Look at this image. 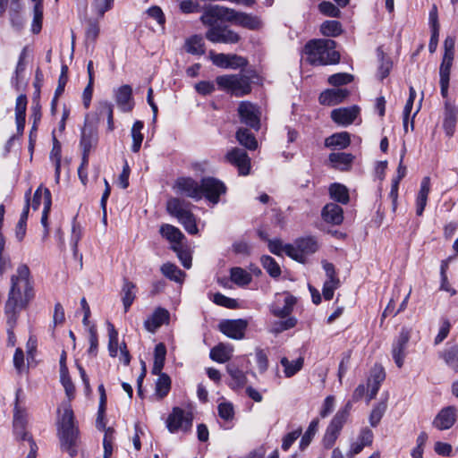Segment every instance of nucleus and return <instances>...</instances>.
I'll list each match as a JSON object with an SVG mask.
<instances>
[{"label":"nucleus","mask_w":458,"mask_h":458,"mask_svg":"<svg viewBox=\"0 0 458 458\" xmlns=\"http://www.w3.org/2000/svg\"><path fill=\"white\" fill-rule=\"evenodd\" d=\"M206 38L212 43L236 44L241 40V36L226 25H216L209 28Z\"/></svg>","instance_id":"nucleus-10"},{"label":"nucleus","mask_w":458,"mask_h":458,"mask_svg":"<svg viewBox=\"0 0 458 458\" xmlns=\"http://www.w3.org/2000/svg\"><path fill=\"white\" fill-rule=\"evenodd\" d=\"M280 362L284 369V372L285 377H292L302 369L304 360L303 358L300 357L291 362L286 357H283Z\"/></svg>","instance_id":"nucleus-44"},{"label":"nucleus","mask_w":458,"mask_h":458,"mask_svg":"<svg viewBox=\"0 0 458 458\" xmlns=\"http://www.w3.org/2000/svg\"><path fill=\"white\" fill-rule=\"evenodd\" d=\"M458 110L454 106L445 102V118L443 128L448 137H452L455 131Z\"/></svg>","instance_id":"nucleus-28"},{"label":"nucleus","mask_w":458,"mask_h":458,"mask_svg":"<svg viewBox=\"0 0 458 458\" xmlns=\"http://www.w3.org/2000/svg\"><path fill=\"white\" fill-rule=\"evenodd\" d=\"M231 23L250 30H259L262 22L258 16L233 9Z\"/></svg>","instance_id":"nucleus-18"},{"label":"nucleus","mask_w":458,"mask_h":458,"mask_svg":"<svg viewBox=\"0 0 458 458\" xmlns=\"http://www.w3.org/2000/svg\"><path fill=\"white\" fill-rule=\"evenodd\" d=\"M86 116L84 126L81 131L80 147L82 153V165H89V157L92 148H96L98 143V128L92 123L88 121Z\"/></svg>","instance_id":"nucleus-5"},{"label":"nucleus","mask_w":458,"mask_h":458,"mask_svg":"<svg viewBox=\"0 0 458 458\" xmlns=\"http://www.w3.org/2000/svg\"><path fill=\"white\" fill-rule=\"evenodd\" d=\"M247 327L248 321L243 318L225 319L218 325L221 333L234 340H240L244 337Z\"/></svg>","instance_id":"nucleus-16"},{"label":"nucleus","mask_w":458,"mask_h":458,"mask_svg":"<svg viewBox=\"0 0 458 458\" xmlns=\"http://www.w3.org/2000/svg\"><path fill=\"white\" fill-rule=\"evenodd\" d=\"M320 32L326 37H337L343 32L342 24L335 20L326 21L320 26Z\"/></svg>","instance_id":"nucleus-48"},{"label":"nucleus","mask_w":458,"mask_h":458,"mask_svg":"<svg viewBox=\"0 0 458 458\" xmlns=\"http://www.w3.org/2000/svg\"><path fill=\"white\" fill-rule=\"evenodd\" d=\"M218 416L225 421L233 420L234 418L233 405L230 402H223L217 406Z\"/></svg>","instance_id":"nucleus-64"},{"label":"nucleus","mask_w":458,"mask_h":458,"mask_svg":"<svg viewBox=\"0 0 458 458\" xmlns=\"http://www.w3.org/2000/svg\"><path fill=\"white\" fill-rule=\"evenodd\" d=\"M170 320L169 311L162 307L157 308L153 314L144 321V327L148 332H155L162 325Z\"/></svg>","instance_id":"nucleus-24"},{"label":"nucleus","mask_w":458,"mask_h":458,"mask_svg":"<svg viewBox=\"0 0 458 458\" xmlns=\"http://www.w3.org/2000/svg\"><path fill=\"white\" fill-rule=\"evenodd\" d=\"M107 329H108V352L111 357H115L118 352V332L115 329L114 326L107 321Z\"/></svg>","instance_id":"nucleus-56"},{"label":"nucleus","mask_w":458,"mask_h":458,"mask_svg":"<svg viewBox=\"0 0 458 458\" xmlns=\"http://www.w3.org/2000/svg\"><path fill=\"white\" fill-rule=\"evenodd\" d=\"M209 357L214 361L225 363L231 359V353L224 344L220 343L210 350Z\"/></svg>","instance_id":"nucleus-50"},{"label":"nucleus","mask_w":458,"mask_h":458,"mask_svg":"<svg viewBox=\"0 0 458 458\" xmlns=\"http://www.w3.org/2000/svg\"><path fill=\"white\" fill-rule=\"evenodd\" d=\"M30 193V190L26 193V197ZM30 211V199L27 198L26 199V205L21 214L20 219L16 225V238L19 242H21L24 239V236L26 234V225H27V220Z\"/></svg>","instance_id":"nucleus-41"},{"label":"nucleus","mask_w":458,"mask_h":458,"mask_svg":"<svg viewBox=\"0 0 458 458\" xmlns=\"http://www.w3.org/2000/svg\"><path fill=\"white\" fill-rule=\"evenodd\" d=\"M354 76L347 72H337L328 77V84L334 87H340L350 84L353 81Z\"/></svg>","instance_id":"nucleus-57"},{"label":"nucleus","mask_w":458,"mask_h":458,"mask_svg":"<svg viewBox=\"0 0 458 458\" xmlns=\"http://www.w3.org/2000/svg\"><path fill=\"white\" fill-rule=\"evenodd\" d=\"M144 127V123L142 121L137 120L134 122L131 127V138H132V145L131 151L133 153H138L140 149L144 136L141 133V130Z\"/></svg>","instance_id":"nucleus-43"},{"label":"nucleus","mask_w":458,"mask_h":458,"mask_svg":"<svg viewBox=\"0 0 458 458\" xmlns=\"http://www.w3.org/2000/svg\"><path fill=\"white\" fill-rule=\"evenodd\" d=\"M166 346L164 343H159L154 349V362L151 373L157 375L162 372L165 362Z\"/></svg>","instance_id":"nucleus-36"},{"label":"nucleus","mask_w":458,"mask_h":458,"mask_svg":"<svg viewBox=\"0 0 458 458\" xmlns=\"http://www.w3.org/2000/svg\"><path fill=\"white\" fill-rule=\"evenodd\" d=\"M21 392V388L16 391V399L13 408V428L15 431H18L19 429L23 430L26 428L27 423L25 410L19 406V394Z\"/></svg>","instance_id":"nucleus-38"},{"label":"nucleus","mask_w":458,"mask_h":458,"mask_svg":"<svg viewBox=\"0 0 458 458\" xmlns=\"http://www.w3.org/2000/svg\"><path fill=\"white\" fill-rule=\"evenodd\" d=\"M227 187L219 179L213 176L202 177L200 180V191L204 197L213 205L220 201V197L226 193Z\"/></svg>","instance_id":"nucleus-7"},{"label":"nucleus","mask_w":458,"mask_h":458,"mask_svg":"<svg viewBox=\"0 0 458 458\" xmlns=\"http://www.w3.org/2000/svg\"><path fill=\"white\" fill-rule=\"evenodd\" d=\"M336 42L330 38L311 39L305 45V52L313 65L336 64L340 53L335 50Z\"/></svg>","instance_id":"nucleus-3"},{"label":"nucleus","mask_w":458,"mask_h":458,"mask_svg":"<svg viewBox=\"0 0 458 458\" xmlns=\"http://www.w3.org/2000/svg\"><path fill=\"white\" fill-rule=\"evenodd\" d=\"M325 147L334 149H344L351 145V136L347 131L335 132L325 140Z\"/></svg>","instance_id":"nucleus-29"},{"label":"nucleus","mask_w":458,"mask_h":458,"mask_svg":"<svg viewBox=\"0 0 458 458\" xmlns=\"http://www.w3.org/2000/svg\"><path fill=\"white\" fill-rule=\"evenodd\" d=\"M354 159L352 154L345 152H333L328 156L332 167L340 171H349Z\"/></svg>","instance_id":"nucleus-26"},{"label":"nucleus","mask_w":458,"mask_h":458,"mask_svg":"<svg viewBox=\"0 0 458 458\" xmlns=\"http://www.w3.org/2000/svg\"><path fill=\"white\" fill-rule=\"evenodd\" d=\"M293 246L297 255L302 257L303 261L300 262L301 264H306V256L314 254L319 248L318 241L313 236L298 238L295 240Z\"/></svg>","instance_id":"nucleus-21"},{"label":"nucleus","mask_w":458,"mask_h":458,"mask_svg":"<svg viewBox=\"0 0 458 458\" xmlns=\"http://www.w3.org/2000/svg\"><path fill=\"white\" fill-rule=\"evenodd\" d=\"M193 422L191 412L185 413L181 407H174L166 419V428L170 433H175L179 429L188 432L191 430Z\"/></svg>","instance_id":"nucleus-8"},{"label":"nucleus","mask_w":458,"mask_h":458,"mask_svg":"<svg viewBox=\"0 0 458 458\" xmlns=\"http://www.w3.org/2000/svg\"><path fill=\"white\" fill-rule=\"evenodd\" d=\"M225 159L237 167L240 175H248L250 171V158L248 153L240 148H233L229 150Z\"/></svg>","instance_id":"nucleus-15"},{"label":"nucleus","mask_w":458,"mask_h":458,"mask_svg":"<svg viewBox=\"0 0 458 458\" xmlns=\"http://www.w3.org/2000/svg\"><path fill=\"white\" fill-rule=\"evenodd\" d=\"M235 138L242 146L249 150H255L258 148V140L256 137L247 128H239L236 131Z\"/></svg>","instance_id":"nucleus-35"},{"label":"nucleus","mask_w":458,"mask_h":458,"mask_svg":"<svg viewBox=\"0 0 458 458\" xmlns=\"http://www.w3.org/2000/svg\"><path fill=\"white\" fill-rule=\"evenodd\" d=\"M341 433V429L336 428L335 426L329 423L327 426L325 435L322 439V445L326 449H330L334 446L335 441L337 440L339 435Z\"/></svg>","instance_id":"nucleus-52"},{"label":"nucleus","mask_w":458,"mask_h":458,"mask_svg":"<svg viewBox=\"0 0 458 458\" xmlns=\"http://www.w3.org/2000/svg\"><path fill=\"white\" fill-rule=\"evenodd\" d=\"M386 407L387 406L386 402H379L377 405L374 406L369 419L371 427L375 428L379 424L382 417L386 412Z\"/></svg>","instance_id":"nucleus-60"},{"label":"nucleus","mask_w":458,"mask_h":458,"mask_svg":"<svg viewBox=\"0 0 458 458\" xmlns=\"http://www.w3.org/2000/svg\"><path fill=\"white\" fill-rule=\"evenodd\" d=\"M178 220L188 233L196 234L199 232L195 216L191 211L189 210Z\"/></svg>","instance_id":"nucleus-59"},{"label":"nucleus","mask_w":458,"mask_h":458,"mask_svg":"<svg viewBox=\"0 0 458 458\" xmlns=\"http://www.w3.org/2000/svg\"><path fill=\"white\" fill-rule=\"evenodd\" d=\"M267 247L269 251L274 255L282 256L283 251H284L292 259L297 262L303 261L302 257L301 255H297L293 244L286 243L284 245L283 242L278 238L268 241Z\"/></svg>","instance_id":"nucleus-23"},{"label":"nucleus","mask_w":458,"mask_h":458,"mask_svg":"<svg viewBox=\"0 0 458 458\" xmlns=\"http://www.w3.org/2000/svg\"><path fill=\"white\" fill-rule=\"evenodd\" d=\"M213 302L218 306H222L227 309H237L239 303L237 300L227 297L221 293H216L213 296Z\"/></svg>","instance_id":"nucleus-61"},{"label":"nucleus","mask_w":458,"mask_h":458,"mask_svg":"<svg viewBox=\"0 0 458 458\" xmlns=\"http://www.w3.org/2000/svg\"><path fill=\"white\" fill-rule=\"evenodd\" d=\"M100 32V28L98 21L89 19L85 31V38L87 41H90L93 45L96 43Z\"/></svg>","instance_id":"nucleus-62"},{"label":"nucleus","mask_w":458,"mask_h":458,"mask_svg":"<svg viewBox=\"0 0 458 458\" xmlns=\"http://www.w3.org/2000/svg\"><path fill=\"white\" fill-rule=\"evenodd\" d=\"M33 21L31 31L33 34H38L42 30L43 23V4L38 3L33 7Z\"/></svg>","instance_id":"nucleus-58"},{"label":"nucleus","mask_w":458,"mask_h":458,"mask_svg":"<svg viewBox=\"0 0 458 458\" xmlns=\"http://www.w3.org/2000/svg\"><path fill=\"white\" fill-rule=\"evenodd\" d=\"M159 233L163 238L174 243V245L181 244L182 241L185 238L179 228L169 224H163L159 228Z\"/></svg>","instance_id":"nucleus-32"},{"label":"nucleus","mask_w":458,"mask_h":458,"mask_svg":"<svg viewBox=\"0 0 458 458\" xmlns=\"http://www.w3.org/2000/svg\"><path fill=\"white\" fill-rule=\"evenodd\" d=\"M219 89L237 98L244 97L251 92L250 77L240 74H225L216 78Z\"/></svg>","instance_id":"nucleus-4"},{"label":"nucleus","mask_w":458,"mask_h":458,"mask_svg":"<svg viewBox=\"0 0 458 458\" xmlns=\"http://www.w3.org/2000/svg\"><path fill=\"white\" fill-rule=\"evenodd\" d=\"M360 113V107L353 105L350 107H340L331 112V119L338 124L348 125L354 122Z\"/></svg>","instance_id":"nucleus-22"},{"label":"nucleus","mask_w":458,"mask_h":458,"mask_svg":"<svg viewBox=\"0 0 458 458\" xmlns=\"http://www.w3.org/2000/svg\"><path fill=\"white\" fill-rule=\"evenodd\" d=\"M174 189L177 194L199 201L202 199L200 182L189 176H181L175 180Z\"/></svg>","instance_id":"nucleus-11"},{"label":"nucleus","mask_w":458,"mask_h":458,"mask_svg":"<svg viewBox=\"0 0 458 458\" xmlns=\"http://www.w3.org/2000/svg\"><path fill=\"white\" fill-rule=\"evenodd\" d=\"M430 191V178L425 176L420 182V188L416 199V215L422 216L427 206L428 196Z\"/></svg>","instance_id":"nucleus-30"},{"label":"nucleus","mask_w":458,"mask_h":458,"mask_svg":"<svg viewBox=\"0 0 458 458\" xmlns=\"http://www.w3.org/2000/svg\"><path fill=\"white\" fill-rule=\"evenodd\" d=\"M240 122L258 131L260 129V112L256 105L242 101L237 108Z\"/></svg>","instance_id":"nucleus-9"},{"label":"nucleus","mask_w":458,"mask_h":458,"mask_svg":"<svg viewBox=\"0 0 458 458\" xmlns=\"http://www.w3.org/2000/svg\"><path fill=\"white\" fill-rule=\"evenodd\" d=\"M341 433V429L336 428L335 426L329 423L327 426L325 435L322 439V445L326 449H330L334 446L335 441L337 440L339 435Z\"/></svg>","instance_id":"nucleus-51"},{"label":"nucleus","mask_w":458,"mask_h":458,"mask_svg":"<svg viewBox=\"0 0 458 458\" xmlns=\"http://www.w3.org/2000/svg\"><path fill=\"white\" fill-rule=\"evenodd\" d=\"M438 356L449 369L458 373V344L447 343L445 348L438 352Z\"/></svg>","instance_id":"nucleus-27"},{"label":"nucleus","mask_w":458,"mask_h":458,"mask_svg":"<svg viewBox=\"0 0 458 458\" xmlns=\"http://www.w3.org/2000/svg\"><path fill=\"white\" fill-rule=\"evenodd\" d=\"M411 330L406 327H403L398 337L394 341L392 347V356L396 366L401 369L404 363L406 357V349L411 338Z\"/></svg>","instance_id":"nucleus-13"},{"label":"nucleus","mask_w":458,"mask_h":458,"mask_svg":"<svg viewBox=\"0 0 458 458\" xmlns=\"http://www.w3.org/2000/svg\"><path fill=\"white\" fill-rule=\"evenodd\" d=\"M341 433V429L336 428L335 426L329 423L327 426L325 435L322 439V445L326 449H330L334 446L335 441L337 440L339 435Z\"/></svg>","instance_id":"nucleus-53"},{"label":"nucleus","mask_w":458,"mask_h":458,"mask_svg":"<svg viewBox=\"0 0 458 458\" xmlns=\"http://www.w3.org/2000/svg\"><path fill=\"white\" fill-rule=\"evenodd\" d=\"M415 98H416V91L413 89V87H410L409 98L406 101V104L403 108V131L405 133L408 132L409 117H410L411 112L413 107V103H414Z\"/></svg>","instance_id":"nucleus-54"},{"label":"nucleus","mask_w":458,"mask_h":458,"mask_svg":"<svg viewBox=\"0 0 458 458\" xmlns=\"http://www.w3.org/2000/svg\"><path fill=\"white\" fill-rule=\"evenodd\" d=\"M226 370L234 381L236 387H243L247 382V377L242 370L235 364L230 363L226 366Z\"/></svg>","instance_id":"nucleus-55"},{"label":"nucleus","mask_w":458,"mask_h":458,"mask_svg":"<svg viewBox=\"0 0 458 458\" xmlns=\"http://www.w3.org/2000/svg\"><path fill=\"white\" fill-rule=\"evenodd\" d=\"M260 263L272 278H278L281 276V267L276 259L271 256L262 255L260 257Z\"/></svg>","instance_id":"nucleus-42"},{"label":"nucleus","mask_w":458,"mask_h":458,"mask_svg":"<svg viewBox=\"0 0 458 458\" xmlns=\"http://www.w3.org/2000/svg\"><path fill=\"white\" fill-rule=\"evenodd\" d=\"M377 55L379 62L377 77L383 81L389 75L393 67V62L391 58L384 53L382 47L377 48Z\"/></svg>","instance_id":"nucleus-33"},{"label":"nucleus","mask_w":458,"mask_h":458,"mask_svg":"<svg viewBox=\"0 0 458 458\" xmlns=\"http://www.w3.org/2000/svg\"><path fill=\"white\" fill-rule=\"evenodd\" d=\"M114 100L122 112H131L134 107V100L132 97V88L124 84L114 89Z\"/></svg>","instance_id":"nucleus-19"},{"label":"nucleus","mask_w":458,"mask_h":458,"mask_svg":"<svg viewBox=\"0 0 458 458\" xmlns=\"http://www.w3.org/2000/svg\"><path fill=\"white\" fill-rule=\"evenodd\" d=\"M158 378L156 382V394L159 399L165 398L171 389V378L165 373L157 374Z\"/></svg>","instance_id":"nucleus-45"},{"label":"nucleus","mask_w":458,"mask_h":458,"mask_svg":"<svg viewBox=\"0 0 458 458\" xmlns=\"http://www.w3.org/2000/svg\"><path fill=\"white\" fill-rule=\"evenodd\" d=\"M232 13V8L221 6L218 4H205L203 6L202 15L200 16L199 20L204 25L212 28L213 26H216V24L218 21L222 22H231Z\"/></svg>","instance_id":"nucleus-6"},{"label":"nucleus","mask_w":458,"mask_h":458,"mask_svg":"<svg viewBox=\"0 0 458 458\" xmlns=\"http://www.w3.org/2000/svg\"><path fill=\"white\" fill-rule=\"evenodd\" d=\"M350 94L347 89H327L319 94L318 102L322 106H336L344 102Z\"/></svg>","instance_id":"nucleus-17"},{"label":"nucleus","mask_w":458,"mask_h":458,"mask_svg":"<svg viewBox=\"0 0 458 458\" xmlns=\"http://www.w3.org/2000/svg\"><path fill=\"white\" fill-rule=\"evenodd\" d=\"M455 37L447 36L444 40V55L439 66V81H449L454 59Z\"/></svg>","instance_id":"nucleus-12"},{"label":"nucleus","mask_w":458,"mask_h":458,"mask_svg":"<svg viewBox=\"0 0 458 458\" xmlns=\"http://www.w3.org/2000/svg\"><path fill=\"white\" fill-rule=\"evenodd\" d=\"M190 203L180 198H171L166 202V211L177 219L181 218L189 210L185 208Z\"/></svg>","instance_id":"nucleus-34"},{"label":"nucleus","mask_w":458,"mask_h":458,"mask_svg":"<svg viewBox=\"0 0 458 458\" xmlns=\"http://www.w3.org/2000/svg\"><path fill=\"white\" fill-rule=\"evenodd\" d=\"M57 436L61 450L67 452L72 458L77 456L80 429L75 423V416L71 405L64 409V413L57 421Z\"/></svg>","instance_id":"nucleus-2"},{"label":"nucleus","mask_w":458,"mask_h":458,"mask_svg":"<svg viewBox=\"0 0 458 458\" xmlns=\"http://www.w3.org/2000/svg\"><path fill=\"white\" fill-rule=\"evenodd\" d=\"M136 289V284L131 282L128 278H123V284L122 287V301L124 308V312H128L132 305L136 295L133 290Z\"/></svg>","instance_id":"nucleus-37"},{"label":"nucleus","mask_w":458,"mask_h":458,"mask_svg":"<svg viewBox=\"0 0 458 458\" xmlns=\"http://www.w3.org/2000/svg\"><path fill=\"white\" fill-rule=\"evenodd\" d=\"M99 116L106 115L107 119V129L112 131L114 129V105L109 101H101L98 107Z\"/></svg>","instance_id":"nucleus-47"},{"label":"nucleus","mask_w":458,"mask_h":458,"mask_svg":"<svg viewBox=\"0 0 458 458\" xmlns=\"http://www.w3.org/2000/svg\"><path fill=\"white\" fill-rule=\"evenodd\" d=\"M319 420L313 419L300 441V449L305 450L311 443L318 428Z\"/></svg>","instance_id":"nucleus-46"},{"label":"nucleus","mask_w":458,"mask_h":458,"mask_svg":"<svg viewBox=\"0 0 458 458\" xmlns=\"http://www.w3.org/2000/svg\"><path fill=\"white\" fill-rule=\"evenodd\" d=\"M210 56L213 64L216 66L225 69H243L249 64L245 57L236 54H215L213 51H211Z\"/></svg>","instance_id":"nucleus-14"},{"label":"nucleus","mask_w":458,"mask_h":458,"mask_svg":"<svg viewBox=\"0 0 458 458\" xmlns=\"http://www.w3.org/2000/svg\"><path fill=\"white\" fill-rule=\"evenodd\" d=\"M230 279L238 286H246L252 281V276L245 269L234 267L230 269Z\"/></svg>","instance_id":"nucleus-39"},{"label":"nucleus","mask_w":458,"mask_h":458,"mask_svg":"<svg viewBox=\"0 0 458 458\" xmlns=\"http://www.w3.org/2000/svg\"><path fill=\"white\" fill-rule=\"evenodd\" d=\"M34 295L30 268L26 264H21L17 267V274L11 276V286L4 304L7 324L11 327L8 330L9 341H13L14 337L12 327L17 321L18 314L28 307Z\"/></svg>","instance_id":"nucleus-1"},{"label":"nucleus","mask_w":458,"mask_h":458,"mask_svg":"<svg viewBox=\"0 0 458 458\" xmlns=\"http://www.w3.org/2000/svg\"><path fill=\"white\" fill-rule=\"evenodd\" d=\"M457 410L454 406L443 408L433 420V426L439 430L451 428L456 421Z\"/></svg>","instance_id":"nucleus-20"},{"label":"nucleus","mask_w":458,"mask_h":458,"mask_svg":"<svg viewBox=\"0 0 458 458\" xmlns=\"http://www.w3.org/2000/svg\"><path fill=\"white\" fill-rule=\"evenodd\" d=\"M329 196L335 202L346 205L350 201L348 188L339 182H334L329 186Z\"/></svg>","instance_id":"nucleus-31"},{"label":"nucleus","mask_w":458,"mask_h":458,"mask_svg":"<svg viewBox=\"0 0 458 458\" xmlns=\"http://www.w3.org/2000/svg\"><path fill=\"white\" fill-rule=\"evenodd\" d=\"M319 12L328 17L339 18L341 16L340 9L329 1H322L318 4Z\"/></svg>","instance_id":"nucleus-63"},{"label":"nucleus","mask_w":458,"mask_h":458,"mask_svg":"<svg viewBox=\"0 0 458 458\" xmlns=\"http://www.w3.org/2000/svg\"><path fill=\"white\" fill-rule=\"evenodd\" d=\"M185 49L189 54L202 55L205 54V44L200 35H193L186 39Z\"/></svg>","instance_id":"nucleus-40"},{"label":"nucleus","mask_w":458,"mask_h":458,"mask_svg":"<svg viewBox=\"0 0 458 458\" xmlns=\"http://www.w3.org/2000/svg\"><path fill=\"white\" fill-rule=\"evenodd\" d=\"M321 216L326 223L339 225L344 221V210L338 204L330 202L322 208Z\"/></svg>","instance_id":"nucleus-25"},{"label":"nucleus","mask_w":458,"mask_h":458,"mask_svg":"<svg viewBox=\"0 0 458 458\" xmlns=\"http://www.w3.org/2000/svg\"><path fill=\"white\" fill-rule=\"evenodd\" d=\"M160 270L165 277L177 283L182 281L181 276H185V273L182 270H181L176 265L170 262L163 264Z\"/></svg>","instance_id":"nucleus-49"}]
</instances>
